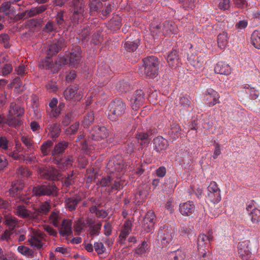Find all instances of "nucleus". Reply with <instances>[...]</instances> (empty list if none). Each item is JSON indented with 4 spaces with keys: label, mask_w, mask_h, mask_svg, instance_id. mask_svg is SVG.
Here are the masks:
<instances>
[{
    "label": "nucleus",
    "mask_w": 260,
    "mask_h": 260,
    "mask_svg": "<svg viewBox=\"0 0 260 260\" xmlns=\"http://www.w3.org/2000/svg\"><path fill=\"white\" fill-rule=\"evenodd\" d=\"M24 114V110L18 105L11 104L7 118L0 116V125L6 123L11 126H17L21 123V117Z\"/></svg>",
    "instance_id": "obj_1"
},
{
    "label": "nucleus",
    "mask_w": 260,
    "mask_h": 260,
    "mask_svg": "<svg viewBox=\"0 0 260 260\" xmlns=\"http://www.w3.org/2000/svg\"><path fill=\"white\" fill-rule=\"evenodd\" d=\"M159 62L154 56H149L143 59L144 74L150 78H154L158 75Z\"/></svg>",
    "instance_id": "obj_2"
},
{
    "label": "nucleus",
    "mask_w": 260,
    "mask_h": 260,
    "mask_svg": "<svg viewBox=\"0 0 260 260\" xmlns=\"http://www.w3.org/2000/svg\"><path fill=\"white\" fill-rule=\"evenodd\" d=\"M109 109L110 119L112 121H116L124 113L126 110V105L122 101L115 100L110 103Z\"/></svg>",
    "instance_id": "obj_3"
},
{
    "label": "nucleus",
    "mask_w": 260,
    "mask_h": 260,
    "mask_svg": "<svg viewBox=\"0 0 260 260\" xmlns=\"http://www.w3.org/2000/svg\"><path fill=\"white\" fill-rule=\"evenodd\" d=\"M28 242L29 245L37 249H41L45 246V235L39 230H32L29 234Z\"/></svg>",
    "instance_id": "obj_4"
},
{
    "label": "nucleus",
    "mask_w": 260,
    "mask_h": 260,
    "mask_svg": "<svg viewBox=\"0 0 260 260\" xmlns=\"http://www.w3.org/2000/svg\"><path fill=\"white\" fill-rule=\"evenodd\" d=\"M209 201L213 204L219 203L221 199V190L215 181H211L207 187L206 196Z\"/></svg>",
    "instance_id": "obj_5"
},
{
    "label": "nucleus",
    "mask_w": 260,
    "mask_h": 260,
    "mask_svg": "<svg viewBox=\"0 0 260 260\" xmlns=\"http://www.w3.org/2000/svg\"><path fill=\"white\" fill-rule=\"evenodd\" d=\"M64 99L71 102L79 101L83 98V94L81 91L79 90L77 87L69 86L66 88L63 92Z\"/></svg>",
    "instance_id": "obj_6"
},
{
    "label": "nucleus",
    "mask_w": 260,
    "mask_h": 260,
    "mask_svg": "<svg viewBox=\"0 0 260 260\" xmlns=\"http://www.w3.org/2000/svg\"><path fill=\"white\" fill-rule=\"evenodd\" d=\"M156 217L153 212L148 211L145 216L142 223V231L144 233L152 232L154 227Z\"/></svg>",
    "instance_id": "obj_7"
},
{
    "label": "nucleus",
    "mask_w": 260,
    "mask_h": 260,
    "mask_svg": "<svg viewBox=\"0 0 260 260\" xmlns=\"http://www.w3.org/2000/svg\"><path fill=\"white\" fill-rule=\"evenodd\" d=\"M72 5L74 9L72 21L75 23L82 22L83 19L84 9L81 0H73Z\"/></svg>",
    "instance_id": "obj_8"
},
{
    "label": "nucleus",
    "mask_w": 260,
    "mask_h": 260,
    "mask_svg": "<svg viewBox=\"0 0 260 260\" xmlns=\"http://www.w3.org/2000/svg\"><path fill=\"white\" fill-rule=\"evenodd\" d=\"M250 241L244 240L238 243V254L243 260L248 259L251 256V251L249 247Z\"/></svg>",
    "instance_id": "obj_9"
},
{
    "label": "nucleus",
    "mask_w": 260,
    "mask_h": 260,
    "mask_svg": "<svg viewBox=\"0 0 260 260\" xmlns=\"http://www.w3.org/2000/svg\"><path fill=\"white\" fill-rule=\"evenodd\" d=\"M108 131L105 126H94L90 132L92 139L95 141H100L106 138L108 135Z\"/></svg>",
    "instance_id": "obj_10"
},
{
    "label": "nucleus",
    "mask_w": 260,
    "mask_h": 260,
    "mask_svg": "<svg viewBox=\"0 0 260 260\" xmlns=\"http://www.w3.org/2000/svg\"><path fill=\"white\" fill-rule=\"evenodd\" d=\"M158 234L164 244L170 243L174 237V232L171 227L164 226L160 229Z\"/></svg>",
    "instance_id": "obj_11"
},
{
    "label": "nucleus",
    "mask_w": 260,
    "mask_h": 260,
    "mask_svg": "<svg viewBox=\"0 0 260 260\" xmlns=\"http://www.w3.org/2000/svg\"><path fill=\"white\" fill-rule=\"evenodd\" d=\"M81 48L79 46L75 47L70 52L69 57V67L76 68L81 62Z\"/></svg>",
    "instance_id": "obj_12"
},
{
    "label": "nucleus",
    "mask_w": 260,
    "mask_h": 260,
    "mask_svg": "<svg viewBox=\"0 0 260 260\" xmlns=\"http://www.w3.org/2000/svg\"><path fill=\"white\" fill-rule=\"evenodd\" d=\"M56 187L53 185H42L32 189V194L36 196L50 195L56 192Z\"/></svg>",
    "instance_id": "obj_13"
},
{
    "label": "nucleus",
    "mask_w": 260,
    "mask_h": 260,
    "mask_svg": "<svg viewBox=\"0 0 260 260\" xmlns=\"http://www.w3.org/2000/svg\"><path fill=\"white\" fill-rule=\"evenodd\" d=\"M15 213L18 216L23 218L38 219L39 216L38 212H31L21 205L17 207Z\"/></svg>",
    "instance_id": "obj_14"
},
{
    "label": "nucleus",
    "mask_w": 260,
    "mask_h": 260,
    "mask_svg": "<svg viewBox=\"0 0 260 260\" xmlns=\"http://www.w3.org/2000/svg\"><path fill=\"white\" fill-rule=\"evenodd\" d=\"M144 101V93L141 90L135 91L131 99L132 108L134 110H137Z\"/></svg>",
    "instance_id": "obj_15"
},
{
    "label": "nucleus",
    "mask_w": 260,
    "mask_h": 260,
    "mask_svg": "<svg viewBox=\"0 0 260 260\" xmlns=\"http://www.w3.org/2000/svg\"><path fill=\"white\" fill-rule=\"evenodd\" d=\"M194 209L195 206L192 201H187L179 205V211L183 216H190L194 212Z\"/></svg>",
    "instance_id": "obj_16"
},
{
    "label": "nucleus",
    "mask_w": 260,
    "mask_h": 260,
    "mask_svg": "<svg viewBox=\"0 0 260 260\" xmlns=\"http://www.w3.org/2000/svg\"><path fill=\"white\" fill-rule=\"evenodd\" d=\"M213 240L212 233H209L208 235L200 234L198 238V248L199 250L206 247L209 243Z\"/></svg>",
    "instance_id": "obj_17"
},
{
    "label": "nucleus",
    "mask_w": 260,
    "mask_h": 260,
    "mask_svg": "<svg viewBox=\"0 0 260 260\" xmlns=\"http://www.w3.org/2000/svg\"><path fill=\"white\" fill-rule=\"evenodd\" d=\"M58 100L56 98H53L49 104V109L47 110L48 113L51 117H56L58 116L61 112V105L60 104L58 107Z\"/></svg>",
    "instance_id": "obj_18"
},
{
    "label": "nucleus",
    "mask_w": 260,
    "mask_h": 260,
    "mask_svg": "<svg viewBox=\"0 0 260 260\" xmlns=\"http://www.w3.org/2000/svg\"><path fill=\"white\" fill-rule=\"evenodd\" d=\"M40 177L44 179L49 180H55L57 178L58 175V171L54 168H51L49 170L40 169L39 170Z\"/></svg>",
    "instance_id": "obj_19"
},
{
    "label": "nucleus",
    "mask_w": 260,
    "mask_h": 260,
    "mask_svg": "<svg viewBox=\"0 0 260 260\" xmlns=\"http://www.w3.org/2000/svg\"><path fill=\"white\" fill-rule=\"evenodd\" d=\"M215 73L224 75H229L232 73V68L225 62H218L214 68Z\"/></svg>",
    "instance_id": "obj_20"
},
{
    "label": "nucleus",
    "mask_w": 260,
    "mask_h": 260,
    "mask_svg": "<svg viewBox=\"0 0 260 260\" xmlns=\"http://www.w3.org/2000/svg\"><path fill=\"white\" fill-rule=\"evenodd\" d=\"M72 223L70 220L63 219L59 228V234L63 237L69 236L72 234Z\"/></svg>",
    "instance_id": "obj_21"
},
{
    "label": "nucleus",
    "mask_w": 260,
    "mask_h": 260,
    "mask_svg": "<svg viewBox=\"0 0 260 260\" xmlns=\"http://www.w3.org/2000/svg\"><path fill=\"white\" fill-rule=\"evenodd\" d=\"M154 149L157 152L165 150L168 146V141L161 136H158L153 139Z\"/></svg>",
    "instance_id": "obj_22"
},
{
    "label": "nucleus",
    "mask_w": 260,
    "mask_h": 260,
    "mask_svg": "<svg viewBox=\"0 0 260 260\" xmlns=\"http://www.w3.org/2000/svg\"><path fill=\"white\" fill-rule=\"evenodd\" d=\"M207 104L209 106H213L216 104L219 103V95L218 93L214 90L209 88L207 90Z\"/></svg>",
    "instance_id": "obj_23"
},
{
    "label": "nucleus",
    "mask_w": 260,
    "mask_h": 260,
    "mask_svg": "<svg viewBox=\"0 0 260 260\" xmlns=\"http://www.w3.org/2000/svg\"><path fill=\"white\" fill-rule=\"evenodd\" d=\"M46 8L44 6H41L39 7L32 8L29 10H26L24 12L20 14L21 18H26L31 17L35 16L37 14L44 12Z\"/></svg>",
    "instance_id": "obj_24"
},
{
    "label": "nucleus",
    "mask_w": 260,
    "mask_h": 260,
    "mask_svg": "<svg viewBox=\"0 0 260 260\" xmlns=\"http://www.w3.org/2000/svg\"><path fill=\"white\" fill-rule=\"evenodd\" d=\"M46 131L48 133V136L53 139H55L59 136L60 128L58 124L52 123L48 126Z\"/></svg>",
    "instance_id": "obj_25"
},
{
    "label": "nucleus",
    "mask_w": 260,
    "mask_h": 260,
    "mask_svg": "<svg viewBox=\"0 0 260 260\" xmlns=\"http://www.w3.org/2000/svg\"><path fill=\"white\" fill-rule=\"evenodd\" d=\"M63 39H60L56 43L50 45L48 49L47 50V55L50 56L55 54L57 53L62 47Z\"/></svg>",
    "instance_id": "obj_26"
},
{
    "label": "nucleus",
    "mask_w": 260,
    "mask_h": 260,
    "mask_svg": "<svg viewBox=\"0 0 260 260\" xmlns=\"http://www.w3.org/2000/svg\"><path fill=\"white\" fill-rule=\"evenodd\" d=\"M68 57V54H66V56L60 54L58 56V58L55 63V68L53 70V73L57 72L62 67L68 63L67 59Z\"/></svg>",
    "instance_id": "obj_27"
},
{
    "label": "nucleus",
    "mask_w": 260,
    "mask_h": 260,
    "mask_svg": "<svg viewBox=\"0 0 260 260\" xmlns=\"http://www.w3.org/2000/svg\"><path fill=\"white\" fill-rule=\"evenodd\" d=\"M24 187L23 183L20 181H17L13 182L11 188L10 189V194L12 197H15L19 194Z\"/></svg>",
    "instance_id": "obj_28"
},
{
    "label": "nucleus",
    "mask_w": 260,
    "mask_h": 260,
    "mask_svg": "<svg viewBox=\"0 0 260 260\" xmlns=\"http://www.w3.org/2000/svg\"><path fill=\"white\" fill-rule=\"evenodd\" d=\"M39 66L44 69H50L53 72V70L55 68V64L53 63L52 58L49 56H46L45 58L41 60L39 63Z\"/></svg>",
    "instance_id": "obj_29"
},
{
    "label": "nucleus",
    "mask_w": 260,
    "mask_h": 260,
    "mask_svg": "<svg viewBox=\"0 0 260 260\" xmlns=\"http://www.w3.org/2000/svg\"><path fill=\"white\" fill-rule=\"evenodd\" d=\"M167 61L170 66L176 67L179 62L178 53L176 50H173L170 52L167 57Z\"/></svg>",
    "instance_id": "obj_30"
},
{
    "label": "nucleus",
    "mask_w": 260,
    "mask_h": 260,
    "mask_svg": "<svg viewBox=\"0 0 260 260\" xmlns=\"http://www.w3.org/2000/svg\"><path fill=\"white\" fill-rule=\"evenodd\" d=\"M228 43V36L226 32L223 31L217 36L218 46L221 49L224 48Z\"/></svg>",
    "instance_id": "obj_31"
},
{
    "label": "nucleus",
    "mask_w": 260,
    "mask_h": 260,
    "mask_svg": "<svg viewBox=\"0 0 260 260\" xmlns=\"http://www.w3.org/2000/svg\"><path fill=\"white\" fill-rule=\"evenodd\" d=\"M243 88L246 90V92L249 94L251 99L255 100L258 97L259 91L258 89L249 84L244 85Z\"/></svg>",
    "instance_id": "obj_32"
},
{
    "label": "nucleus",
    "mask_w": 260,
    "mask_h": 260,
    "mask_svg": "<svg viewBox=\"0 0 260 260\" xmlns=\"http://www.w3.org/2000/svg\"><path fill=\"white\" fill-rule=\"evenodd\" d=\"M92 222V220H88L86 223L81 219L76 221L74 225V230L75 232H76L77 234H79L87 226L86 224H90Z\"/></svg>",
    "instance_id": "obj_33"
},
{
    "label": "nucleus",
    "mask_w": 260,
    "mask_h": 260,
    "mask_svg": "<svg viewBox=\"0 0 260 260\" xmlns=\"http://www.w3.org/2000/svg\"><path fill=\"white\" fill-rule=\"evenodd\" d=\"M11 4L9 1L4 3L2 7H0V12L4 13L6 15L13 14L15 12L13 7H11Z\"/></svg>",
    "instance_id": "obj_34"
},
{
    "label": "nucleus",
    "mask_w": 260,
    "mask_h": 260,
    "mask_svg": "<svg viewBox=\"0 0 260 260\" xmlns=\"http://www.w3.org/2000/svg\"><path fill=\"white\" fill-rule=\"evenodd\" d=\"M5 223L10 230H13L18 224V220L12 215H5Z\"/></svg>",
    "instance_id": "obj_35"
},
{
    "label": "nucleus",
    "mask_w": 260,
    "mask_h": 260,
    "mask_svg": "<svg viewBox=\"0 0 260 260\" xmlns=\"http://www.w3.org/2000/svg\"><path fill=\"white\" fill-rule=\"evenodd\" d=\"M61 217L58 211L51 212L49 219V222L55 227H58Z\"/></svg>",
    "instance_id": "obj_36"
},
{
    "label": "nucleus",
    "mask_w": 260,
    "mask_h": 260,
    "mask_svg": "<svg viewBox=\"0 0 260 260\" xmlns=\"http://www.w3.org/2000/svg\"><path fill=\"white\" fill-rule=\"evenodd\" d=\"M89 7L90 12L91 14H94L99 12L102 7V3L99 0H90Z\"/></svg>",
    "instance_id": "obj_37"
},
{
    "label": "nucleus",
    "mask_w": 260,
    "mask_h": 260,
    "mask_svg": "<svg viewBox=\"0 0 260 260\" xmlns=\"http://www.w3.org/2000/svg\"><path fill=\"white\" fill-rule=\"evenodd\" d=\"M176 29V25L171 22L166 21L164 23V31L168 35L175 33Z\"/></svg>",
    "instance_id": "obj_38"
},
{
    "label": "nucleus",
    "mask_w": 260,
    "mask_h": 260,
    "mask_svg": "<svg viewBox=\"0 0 260 260\" xmlns=\"http://www.w3.org/2000/svg\"><path fill=\"white\" fill-rule=\"evenodd\" d=\"M251 43L257 49H260V33L254 31L251 36Z\"/></svg>",
    "instance_id": "obj_39"
},
{
    "label": "nucleus",
    "mask_w": 260,
    "mask_h": 260,
    "mask_svg": "<svg viewBox=\"0 0 260 260\" xmlns=\"http://www.w3.org/2000/svg\"><path fill=\"white\" fill-rule=\"evenodd\" d=\"M151 134H147L144 132H139L136 134V138L138 141L141 140L142 141L141 143V145L145 146L148 145L149 143L148 137Z\"/></svg>",
    "instance_id": "obj_40"
},
{
    "label": "nucleus",
    "mask_w": 260,
    "mask_h": 260,
    "mask_svg": "<svg viewBox=\"0 0 260 260\" xmlns=\"http://www.w3.org/2000/svg\"><path fill=\"white\" fill-rule=\"evenodd\" d=\"M249 216L253 223H257L260 221V209H253L249 213Z\"/></svg>",
    "instance_id": "obj_41"
},
{
    "label": "nucleus",
    "mask_w": 260,
    "mask_h": 260,
    "mask_svg": "<svg viewBox=\"0 0 260 260\" xmlns=\"http://www.w3.org/2000/svg\"><path fill=\"white\" fill-rule=\"evenodd\" d=\"M170 260H183L185 257V254L181 250H178L169 253Z\"/></svg>",
    "instance_id": "obj_42"
},
{
    "label": "nucleus",
    "mask_w": 260,
    "mask_h": 260,
    "mask_svg": "<svg viewBox=\"0 0 260 260\" xmlns=\"http://www.w3.org/2000/svg\"><path fill=\"white\" fill-rule=\"evenodd\" d=\"M181 131V129L178 125L174 124L169 132V135L173 139H176L180 136Z\"/></svg>",
    "instance_id": "obj_43"
},
{
    "label": "nucleus",
    "mask_w": 260,
    "mask_h": 260,
    "mask_svg": "<svg viewBox=\"0 0 260 260\" xmlns=\"http://www.w3.org/2000/svg\"><path fill=\"white\" fill-rule=\"evenodd\" d=\"M51 208L50 205L48 202H45L41 204L39 208L35 211V212H38L39 216L41 214H46L50 210Z\"/></svg>",
    "instance_id": "obj_44"
},
{
    "label": "nucleus",
    "mask_w": 260,
    "mask_h": 260,
    "mask_svg": "<svg viewBox=\"0 0 260 260\" xmlns=\"http://www.w3.org/2000/svg\"><path fill=\"white\" fill-rule=\"evenodd\" d=\"M67 146L68 143L65 141L58 143L55 146L52 154L55 155L62 152Z\"/></svg>",
    "instance_id": "obj_45"
},
{
    "label": "nucleus",
    "mask_w": 260,
    "mask_h": 260,
    "mask_svg": "<svg viewBox=\"0 0 260 260\" xmlns=\"http://www.w3.org/2000/svg\"><path fill=\"white\" fill-rule=\"evenodd\" d=\"M79 200L75 198H69L66 200V207L69 209L70 211H72L75 209L76 207L79 202Z\"/></svg>",
    "instance_id": "obj_46"
},
{
    "label": "nucleus",
    "mask_w": 260,
    "mask_h": 260,
    "mask_svg": "<svg viewBox=\"0 0 260 260\" xmlns=\"http://www.w3.org/2000/svg\"><path fill=\"white\" fill-rule=\"evenodd\" d=\"M94 249L98 255H101L106 252V248L101 242H96L93 245Z\"/></svg>",
    "instance_id": "obj_47"
},
{
    "label": "nucleus",
    "mask_w": 260,
    "mask_h": 260,
    "mask_svg": "<svg viewBox=\"0 0 260 260\" xmlns=\"http://www.w3.org/2000/svg\"><path fill=\"white\" fill-rule=\"evenodd\" d=\"M52 145L53 142L52 141L48 140L44 142L41 147L42 153L45 155H47L49 153L50 148Z\"/></svg>",
    "instance_id": "obj_48"
},
{
    "label": "nucleus",
    "mask_w": 260,
    "mask_h": 260,
    "mask_svg": "<svg viewBox=\"0 0 260 260\" xmlns=\"http://www.w3.org/2000/svg\"><path fill=\"white\" fill-rule=\"evenodd\" d=\"M138 47L137 41H127L124 44L125 49L129 52L135 51Z\"/></svg>",
    "instance_id": "obj_49"
},
{
    "label": "nucleus",
    "mask_w": 260,
    "mask_h": 260,
    "mask_svg": "<svg viewBox=\"0 0 260 260\" xmlns=\"http://www.w3.org/2000/svg\"><path fill=\"white\" fill-rule=\"evenodd\" d=\"M21 140L28 149H31L32 148V140L30 136L25 135H22Z\"/></svg>",
    "instance_id": "obj_50"
},
{
    "label": "nucleus",
    "mask_w": 260,
    "mask_h": 260,
    "mask_svg": "<svg viewBox=\"0 0 260 260\" xmlns=\"http://www.w3.org/2000/svg\"><path fill=\"white\" fill-rule=\"evenodd\" d=\"M17 250L19 252L25 256H32L33 254L32 251L29 248L25 246H18Z\"/></svg>",
    "instance_id": "obj_51"
},
{
    "label": "nucleus",
    "mask_w": 260,
    "mask_h": 260,
    "mask_svg": "<svg viewBox=\"0 0 260 260\" xmlns=\"http://www.w3.org/2000/svg\"><path fill=\"white\" fill-rule=\"evenodd\" d=\"M147 250V244L146 242L143 241L138 248L135 249V253L142 255L146 252Z\"/></svg>",
    "instance_id": "obj_52"
},
{
    "label": "nucleus",
    "mask_w": 260,
    "mask_h": 260,
    "mask_svg": "<svg viewBox=\"0 0 260 260\" xmlns=\"http://www.w3.org/2000/svg\"><path fill=\"white\" fill-rule=\"evenodd\" d=\"M109 25L111 27H113L114 29H119L121 25V22L120 17L116 16L111 19L109 22Z\"/></svg>",
    "instance_id": "obj_53"
},
{
    "label": "nucleus",
    "mask_w": 260,
    "mask_h": 260,
    "mask_svg": "<svg viewBox=\"0 0 260 260\" xmlns=\"http://www.w3.org/2000/svg\"><path fill=\"white\" fill-rule=\"evenodd\" d=\"M179 104L183 108L191 107V101L188 96L180 97Z\"/></svg>",
    "instance_id": "obj_54"
},
{
    "label": "nucleus",
    "mask_w": 260,
    "mask_h": 260,
    "mask_svg": "<svg viewBox=\"0 0 260 260\" xmlns=\"http://www.w3.org/2000/svg\"><path fill=\"white\" fill-rule=\"evenodd\" d=\"M94 121V115L92 112L88 113L85 117L83 121V124L84 127L90 125Z\"/></svg>",
    "instance_id": "obj_55"
},
{
    "label": "nucleus",
    "mask_w": 260,
    "mask_h": 260,
    "mask_svg": "<svg viewBox=\"0 0 260 260\" xmlns=\"http://www.w3.org/2000/svg\"><path fill=\"white\" fill-rule=\"evenodd\" d=\"M9 37L7 34H3L0 35V43L3 44L5 48L9 47Z\"/></svg>",
    "instance_id": "obj_56"
},
{
    "label": "nucleus",
    "mask_w": 260,
    "mask_h": 260,
    "mask_svg": "<svg viewBox=\"0 0 260 260\" xmlns=\"http://www.w3.org/2000/svg\"><path fill=\"white\" fill-rule=\"evenodd\" d=\"M79 126V123L78 122H75L72 124L70 127H68L66 130V133L67 135H71L74 134L78 129Z\"/></svg>",
    "instance_id": "obj_57"
},
{
    "label": "nucleus",
    "mask_w": 260,
    "mask_h": 260,
    "mask_svg": "<svg viewBox=\"0 0 260 260\" xmlns=\"http://www.w3.org/2000/svg\"><path fill=\"white\" fill-rule=\"evenodd\" d=\"M18 152L16 151H10L8 152V155L12 157L14 159L18 160H24L25 156L23 155H20L18 153Z\"/></svg>",
    "instance_id": "obj_58"
},
{
    "label": "nucleus",
    "mask_w": 260,
    "mask_h": 260,
    "mask_svg": "<svg viewBox=\"0 0 260 260\" xmlns=\"http://www.w3.org/2000/svg\"><path fill=\"white\" fill-rule=\"evenodd\" d=\"M46 88L49 92H56L58 89L57 86L56 85V83L52 81H51L46 84Z\"/></svg>",
    "instance_id": "obj_59"
},
{
    "label": "nucleus",
    "mask_w": 260,
    "mask_h": 260,
    "mask_svg": "<svg viewBox=\"0 0 260 260\" xmlns=\"http://www.w3.org/2000/svg\"><path fill=\"white\" fill-rule=\"evenodd\" d=\"M230 6L231 3L230 0H221L218 4L219 8L222 10H228Z\"/></svg>",
    "instance_id": "obj_60"
},
{
    "label": "nucleus",
    "mask_w": 260,
    "mask_h": 260,
    "mask_svg": "<svg viewBox=\"0 0 260 260\" xmlns=\"http://www.w3.org/2000/svg\"><path fill=\"white\" fill-rule=\"evenodd\" d=\"M248 25V21L247 20H240L235 24V28L241 30L245 29Z\"/></svg>",
    "instance_id": "obj_61"
},
{
    "label": "nucleus",
    "mask_w": 260,
    "mask_h": 260,
    "mask_svg": "<svg viewBox=\"0 0 260 260\" xmlns=\"http://www.w3.org/2000/svg\"><path fill=\"white\" fill-rule=\"evenodd\" d=\"M73 162V157L72 156L68 158L62 163H58L59 168L61 169H65V167L68 168L72 165Z\"/></svg>",
    "instance_id": "obj_62"
},
{
    "label": "nucleus",
    "mask_w": 260,
    "mask_h": 260,
    "mask_svg": "<svg viewBox=\"0 0 260 260\" xmlns=\"http://www.w3.org/2000/svg\"><path fill=\"white\" fill-rule=\"evenodd\" d=\"M129 233L130 232L122 229L119 236V242L121 244L123 243Z\"/></svg>",
    "instance_id": "obj_63"
},
{
    "label": "nucleus",
    "mask_w": 260,
    "mask_h": 260,
    "mask_svg": "<svg viewBox=\"0 0 260 260\" xmlns=\"http://www.w3.org/2000/svg\"><path fill=\"white\" fill-rule=\"evenodd\" d=\"M112 179L113 178L111 175L110 176H108L107 177L103 178L100 181V183L102 186H108L111 183Z\"/></svg>",
    "instance_id": "obj_64"
}]
</instances>
